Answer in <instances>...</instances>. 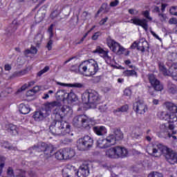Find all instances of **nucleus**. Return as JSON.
Masks as SVG:
<instances>
[{
  "label": "nucleus",
  "instance_id": "obj_1",
  "mask_svg": "<svg viewBox=\"0 0 177 177\" xmlns=\"http://www.w3.org/2000/svg\"><path fill=\"white\" fill-rule=\"evenodd\" d=\"M147 152L153 157H160L162 154L169 164L174 165L177 163V153L171 149L168 148L162 144H151L147 149Z\"/></svg>",
  "mask_w": 177,
  "mask_h": 177
},
{
  "label": "nucleus",
  "instance_id": "obj_2",
  "mask_svg": "<svg viewBox=\"0 0 177 177\" xmlns=\"http://www.w3.org/2000/svg\"><path fill=\"white\" fill-rule=\"evenodd\" d=\"M49 129L54 136H65L71 132V125L66 121L54 120L51 122Z\"/></svg>",
  "mask_w": 177,
  "mask_h": 177
},
{
  "label": "nucleus",
  "instance_id": "obj_3",
  "mask_svg": "<svg viewBox=\"0 0 177 177\" xmlns=\"http://www.w3.org/2000/svg\"><path fill=\"white\" fill-rule=\"evenodd\" d=\"M80 70L85 77H92L99 71V64L93 59L85 60L80 64Z\"/></svg>",
  "mask_w": 177,
  "mask_h": 177
},
{
  "label": "nucleus",
  "instance_id": "obj_4",
  "mask_svg": "<svg viewBox=\"0 0 177 177\" xmlns=\"http://www.w3.org/2000/svg\"><path fill=\"white\" fill-rule=\"evenodd\" d=\"M90 170L88 164H82L78 169L77 171L71 170L70 168L66 167L62 169L63 177H75L77 175L78 177H86L89 176Z\"/></svg>",
  "mask_w": 177,
  "mask_h": 177
},
{
  "label": "nucleus",
  "instance_id": "obj_5",
  "mask_svg": "<svg viewBox=\"0 0 177 177\" xmlns=\"http://www.w3.org/2000/svg\"><path fill=\"white\" fill-rule=\"evenodd\" d=\"M105 154L109 158L117 160L118 158H125V157H128L129 151L128 149L124 147L116 146L106 149Z\"/></svg>",
  "mask_w": 177,
  "mask_h": 177
},
{
  "label": "nucleus",
  "instance_id": "obj_6",
  "mask_svg": "<svg viewBox=\"0 0 177 177\" xmlns=\"http://www.w3.org/2000/svg\"><path fill=\"white\" fill-rule=\"evenodd\" d=\"M28 150H33L34 151H37V153L43 152L44 154L40 155V157L41 158L44 157V160H48V158H50V157H52V154H53V147L45 142L38 143L37 145L29 148Z\"/></svg>",
  "mask_w": 177,
  "mask_h": 177
},
{
  "label": "nucleus",
  "instance_id": "obj_7",
  "mask_svg": "<svg viewBox=\"0 0 177 177\" xmlns=\"http://www.w3.org/2000/svg\"><path fill=\"white\" fill-rule=\"evenodd\" d=\"M82 100L84 104H95L100 102V95L96 91H86L82 95Z\"/></svg>",
  "mask_w": 177,
  "mask_h": 177
},
{
  "label": "nucleus",
  "instance_id": "obj_8",
  "mask_svg": "<svg viewBox=\"0 0 177 177\" xmlns=\"http://www.w3.org/2000/svg\"><path fill=\"white\" fill-rule=\"evenodd\" d=\"M44 109L46 111H71L73 108L68 105H62V102L59 101H53L51 102H46L44 104Z\"/></svg>",
  "mask_w": 177,
  "mask_h": 177
},
{
  "label": "nucleus",
  "instance_id": "obj_9",
  "mask_svg": "<svg viewBox=\"0 0 177 177\" xmlns=\"http://www.w3.org/2000/svg\"><path fill=\"white\" fill-rule=\"evenodd\" d=\"M73 124L75 128H91V119L86 115L75 116Z\"/></svg>",
  "mask_w": 177,
  "mask_h": 177
},
{
  "label": "nucleus",
  "instance_id": "obj_10",
  "mask_svg": "<svg viewBox=\"0 0 177 177\" xmlns=\"http://www.w3.org/2000/svg\"><path fill=\"white\" fill-rule=\"evenodd\" d=\"M93 146V138L89 136H84L79 138L77 141V149L80 151H85Z\"/></svg>",
  "mask_w": 177,
  "mask_h": 177
},
{
  "label": "nucleus",
  "instance_id": "obj_11",
  "mask_svg": "<svg viewBox=\"0 0 177 177\" xmlns=\"http://www.w3.org/2000/svg\"><path fill=\"white\" fill-rule=\"evenodd\" d=\"M57 99L61 102H67L68 104L73 102H77L78 97L75 93L71 92L69 93H65L63 90H59L57 92Z\"/></svg>",
  "mask_w": 177,
  "mask_h": 177
},
{
  "label": "nucleus",
  "instance_id": "obj_12",
  "mask_svg": "<svg viewBox=\"0 0 177 177\" xmlns=\"http://www.w3.org/2000/svg\"><path fill=\"white\" fill-rule=\"evenodd\" d=\"M176 112H169V113L165 111H160L158 112V115L160 120H165V121H167L169 124H174V122H177V116Z\"/></svg>",
  "mask_w": 177,
  "mask_h": 177
},
{
  "label": "nucleus",
  "instance_id": "obj_13",
  "mask_svg": "<svg viewBox=\"0 0 177 177\" xmlns=\"http://www.w3.org/2000/svg\"><path fill=\"white\" fill-rule=\"evenodd\" d=\"M148 80L154 91L157 92H161L164 89V86L162 85L161 82L156 77V75L153 73L148 75Z\"/></svg>",
  "mask_w": 177,
  "mask_h": 177
},
{
  "label": "nucleus",
  "instance_id": "obj_14",
  "mask_svg": "<svg viewBox=\"0 0 177 177\" xmlns=\"http://www.w3.org/2000/svg\"><path fill=\"white\" fill-rule=\"evenodd\" d=\"M114 145V138L107 136L106 138H99L97 140V147L100 149H107Z\"/></svg>",
  "mask_w": 177,
  "mask_h": 177
},
{
  "label": "nucleus",
  "instance_id": "obj_15",
  "mask_svg": "<svg viewBox=\"0 0 177 177\" xmlns=\"http://www.w3.org/2000/svg\"><path fill=\"white\" fill-rule=\"evenodd\" d=\"M131 21H132L133 24L135 26H139L140 27H142L143 29L145 30V31H147L149 28V24H147V19H139L138 17H134L131 19Z\"/></svg>",
  "mask_w": 177,
  "mask_h": 177
},
{
  "label": "nucleus",
  "instance_id": "obj_16",
  "mask_svg": "<svg viewBox=\"0 0 177 177\" xmlns=\"http://www.w3.org/2000/svg\"><path fill=\"white\" fill-rule=\"evenodd\" d=\"M106 44L108 45L109 48L115 53L117 52V48L120 46V44L115 41L114 39H111V36H108L106 38Z\"/></svg>",
  "mask_w": 177,
  "mask_h": 177
},
{
  "label": "nucleus",
  "instance_id": "obj_17",
  "mask_svg": "<svg viewBox=\"0 0 177 177\" xmlns=\"http://www.w3.org/2000/svg\"><path fill=\"white\" fill-rule=\"evenodd\" d=\"M109 137L113 139V145H115L116 140H122L124 139V133H122L120 129H115L113 134L109 135Z\"/></svg>",
  "mask_w": 177,
  "mask_h": 177
},
{
  "label": "nucleus",
  "instance_id": "obj_18",
  "mask_svg": "<svg viewBox=\"0 0 177 177\" xmlns=\"http://www.w3.org/2000/svg\"><path fill=\"white\" fill-rule=\"evenodd\" d=\"M93 53H98L100 56L102 57V59H107L108 60L111 59L110 56H109V50H104L98 46L96 47L95 50L93 51Z\"/></svg>",
  "mask_w": 177,
  "mask_h": 177
},
{
  "label": "nucleus",
  "instance_id": "obj_19",
  "mask_svg": "<svg viewBox=\"0 0 177 177\" xmlns=\"http://www.w3.org/2000/svg\"><path fill=\"white\" fill-rule=\"evenodd\" d=\"M93 131L97 136H103L107 133V129L104 126H95L93 127Z\"/></svg>",
  "mask_w": 177,
  "mask_h": 177
},
{
  "label": "nucleus",
  "instance_id": "obj_20",
  "mask_svg": "<svg viewBox=\"0 0 177 177\" xmlns=\"http://www.w3.org/2000/svg\"><path fill=\"white\" fill-rule=\"evenodd\" d=\"M134 111H147V106L144 103L137 102L133 105Z\"/></svg>",
  "mask_w": 177,
  "mask_h": 177
},
{
  "label": "nucleus",
  "instance_id": "obj_21",
  "mask_svg": "<svg viewBox=\"0 0 177 177\" xmlns=\"http://www.w3.org/2000/svg\"><path fill=\"white\" fill-rule=\"evenodd\" d=\"M7 131L12 136H16V135H19V127L13 124H9L8 125Z\"/></svg>",
  "mask_w": 177,
  "mask_h": 177
},
{
  "label": "nucleus",
  "instance_id": "obj_22",
  "mask_svg": "<svg viewBox=\"0 0 177 177\" xmlns=\"http://www.w3.org/2000/svg\"><path fill=\"white\" fill-rule=\"evenodd\" d=\"M142 44V46H139L137 48V50H140L141 52V53H145V52H150L149 50V49H150V46H149V42H147V41L144 40L142 41H141L140 43Z\"/></svg>",
  "mask_w": 177,
  "mask_h": 177
},
{
  "label": "nucleus",
  "instance_id": "obj_23",
  "mask_svg": "<svg viewBox=\"0 0 177 177\" xmlns=\"http://www.w3.org/2000/svg\"><path fill=\"white\" fill-rule=\"evenodd\" d=\"M45 10L40 8L35 16V20L36 23H41L44 19H45Z\"/></svg>",
  "mask_w": 177,
  "mask_h": 177
},
{
  "label": "nucleus",
  "instance_id": "obj_24",
  "mask_svg": "<svg viewBox=\"0 0 177 177\" xmlns=\"http://www.w3.org/2000/svg\"><path fill=\"white\" fill-rule=\"evenodd\" d=\"M163 107H166L168 111H177V105L175 103L167 101L163 103Z\"/></svg>",
  "mask_w": 177,
  "mask_h": 177
},
{
  "label": "nucleus",
  "instance_id": "obj_25",
  "mask_svg": "<svg viewBox=\"0 0 177 177\" xmlns=\"http://www.w3.org/2000/svg\"><path fill=\"white\" fill-rule=\"evenodd\" d=\"M47 115H49V113L44 115L42 111H35L33 113L32 118H34L35 121H42Z\"/></svg>",
  "mask_w": 177,
  "mask_h": 177
},
{
  "label": "nucleus",
  "instance_id": "obj_26",
  "mask_svg": "<svg viewBox=\"0 0 177 177\" xmlns=\"http://www.w3.org/2000/svg\"><path fill=\"white\" fill-rule=\"evenodd\" d=\"M44 39V35L39 32L35 37L34 42L37 48H39L41 44H42V40Z\"/></svg>",
  "mask_w": 177,
  "mask_h": 177
},
{
  "label": "nucleus",
  "instance_id": "obj_27",
  "mask_svg": "<svg viewBox=\"0 0 177 177\" xmlns=\"http://www.w3.org/2000/svg\"><path fill=\"white\" fill-rule=\"evenodd\" d=\"M123 77H138V72L135 70H126L122 72Z\"/></svg>",
  "mask_w": 177,
  "mask_h": 177
},
{
  "label": "nucleus",
  "instance_id": "obj_28",
  "mask_svg": "<svg viewBox=\"0 0 177 177\" xmlns=\"http://www.w3.org/2000/svg\"><path fill=\"white\" fill-rule=\"evenodd\" d=\"M35 84V82L34 81L29 82L28 84L27 83L24 84L23 86H21L20 88H19L17 91V93H20V92H23V91H26L27 88H31V86H34Z\"/></svg>",
  "mask_w": 177,
  "mask_h": 177
},
{
  "label": "nucleus",
  "instance_id": "obj_29",
  "mask_svg": "<svg viewBox=\"0 0 177 177\" xmlns=\"http://www.w3.org/2000/svg\"><path fill=\"white\" fill-rule=\"evenodd\" d=\"M57 85H60L61 86H70L71 88H82V84L81 83H74V84H65L62 82H57Z\"/></svg>",
  "mask_w": 177,
  "mask_h": 177
},
{
  "label": "nucleus",
  "instance_id": "obj_30",
  "mask_svg": "<svg viewBox=\"0 0 177 177\" xmlns=\"http://www.w3.org/2000/svg\"><path fill=\"white\" fill-rule=\"evenodd\" d=\"M160 133H158L159 138H163L162 136H161V133H165L167 131H168V124L167 123H163L160 125Z\"/></svg>",
  "mask_w": 177,
  "mask_h": 177
},
{
  "label": "nucleus",
  "instance_id": "obj_31",
  "mask_svg": "<svg viewBox=\"0 0 177 177\" xmlns=\"http://www.w3.org/2000/svg\"><path fill=\"white\" fill-rule=\"evenodd\" d=\"M103 10H105V12H109V10H110V8L109 7V4L107 3H104L102 4L101 7L97 12V15H100Z\"/></svg>",
  "mask_w": 177,
  "mask_h": 177
},
{
  "label": "nucleus",
  "instance_id": "obj_32",
  "mask_svg": "<svg viewBox=\"0 0 177 177\" xmlns=\"http://www.w3.org/2000/svg\"><path fill=\"white\" fill-rule=\"evenodd\" d=\"M5 161H6V157L3 156H0V176L2 175V171L5 167Z\"/></svg>",
  "mask_w": 177,
  "mask_h": 177
},
{
  "label": "nucleus",
  "instance_id": "obj_33",
  "mask_svg": "<svg viewBox=\"0 0 177 177\" xmlns=\"http://www.w3.org/2000/svg\"><path fill=\"white\" fill-rule=\"evenodd\" d=\"M55 157L56 160H59V161H62V160H64V157L63 156V150L61 149L57 151L55 153Z\"/></svg>",
  "mask_w": 177,
  "mask_h": 177
},
{
  "label": "nucleus",
  "instance_id": "obj_34",
  "mask_svg": "<svg viewBox=\"0 0 177 177\" xmlns=\"http://www.w3.org/2000/svg\"><path fill=\"white\" fill-rule=\"evenodd\" d=\"M19 111H31V108H30V105L20 104L19 106Z\"/></svg>",
  "mask_w": 177,
  "mask_h": 177
},
{
  "label": "nucleus",
  "instance_id": "obj_35",
  "mask_svg": "<svg viewBox=\"0 0 177 177\" xmlns=\"http://www.w3.org/2000/svg\"><path fill=\"white\" fill-rule=\"evenodd\" d=\"M168 91L169 93H172V95H175L177 92V86L175 84H169L168 85Z\"/></svg>",
  "mask_w": 177,
  "mask_h": 177
},
{
  "label": "nucleus",
  "instance_id": "obj_36",
  "mask_svg": "<svg viewBox=\"0 0 177 177\" xmlns=\"http://www.w3.org/2000/svg\"><path fill=\"white\" fill-rule=\"evenodd\" d=\"M152 13H158L159 17H162L164 19V15L161 12L160 7L155 6L152 10Z\"/></svg>",
  "mask_w": 177,
  "mask_h": 177
},
{
  "label": "nucleus",
  "instance_id": "obj_37",
  "mask_svg": "<svg viewBox=\"0 0 177 177\" xmlns=\"http://www.w3.org/2000/svg\"><path fill=\"white\" fill-rule=\"evenodd\" d=\"M1 147H3V149H8V150H12V145L9 143L8 141H3L1 142Z\"/></svg>",
  "mask_w": 177,
  "mask_h": 177
},
{
  "label": "nucleus",
  "instance_id": "obj_38",
  "mask_svg": "<svg viewBox=\"0 0 177 177\" xmlns=\"http://www.w3.org/2000/svg\"><path fill=\"white\" fill-rule=\"evenodd\" d=\"M50 70V68L48 66H45L43 69H41L40 71H39L37 74V77H41L43 74H45V73H48Z\"/></svg>",
  "mask_w": 177,
  "mask_h": 177
},
{
  "label": "nucleus",
  "instance_id": "obj_39",
  "mask_svg": "<svg viewBox=\"0 0 177 177\" xmlns=\"http://www.w3.org/2000/svg\"><path fill=\"white\" fill-rule=\"evenodd\" d=\"M159 70L161 73H162L163 75H168V70L165 68V66L159 64Z\"/></svg>",
  "mask_w": 177,
  "mask_h": 177
},
{
  "label": "nucleus",
  "instance_id": "obj_40",
  "mask_svg": "<svg viewBox=\"0 0 177 177\" xmlns=\"http://www.w3.org/2000/svg\"><path fill=\"white\" fill-rule=\"evenodd\" d=\"M75 156V151L71 148H68V160L73 158Z\"/></svg>",
  "mask_w": 177,
  "mask_h": 177
},
{
  "label": "nucleus",
  "instance_id": "obj_41",
  "mask_svg": "<svg viewBox=\"0 0 177 177\" xmlns=\"http://www.w3.org/2000/svg\"><path fill=\"white\" fill-rule=\"evenodd\" d=\"M148 177H164V175L160 172L152 171L148 175Z\"/></svg>",
  "mask_w": 177,
  "mask_h": 177
},
{
  "label": "nucleus",
  "instance_id": "obj_42",
  "mask_svg": "<svg viewBox=\"0 0 177 177\" xmlns=\"http://www.w3.org/2000/svg\"><path fill=\"white\" fill-rule=\"evenodd\" d=\"M142 16L147 19L148 20H152L151 17H150V11L149 10H145L142 12Z\"/></svg>",
  "mask_w": 177,
  "mask_h": 177
},
{
  "label": "nucleus",
  "instance_id": "obj_43",
  "mask_svg": "<svg viewBox=\"0 0 177 177\" xmlns=\"http://www.w3.org/2000/svg\"><path fill=\"white\" fill-rule=\"evenodd\" d=\"M71 71L73 73H80L81 74V70H80V65L77 66L76 65H73L71 67Z\"/></svg>",
  "mask_w": 177,
  "mask_h": 177
},
{
  "label": "nucleus",
  "instance_id": "obj_44",
  "mask_svg": "<svg viewBox=\"0 0 177 177\" xmlns=\"http://www.w3.org/2000/svg\"><path fill=\"white\" fill-rule=\"evenodd\" d=\"M53 27H55V24H52L48 29V32L50 35V39L53 37Z\"/></svg>",
  "mask_w": 177,
  "mask_h": 177
},
{
  "label": "nucleus",
  "instance_id": "obj_45",
  "mask_svg": "<svg viewBox=\"0 0 177 177\" xmlns=\"http://www.w3.org/2000/svg\"><path fill=\"white\" fill-rule=\"evenodd\" d=\"M140 43H141L140 41H133V44L130 46V49H135L136 48L138 49V48H139V45H140Z\"/></svg>",
  "mask_w": 177,
  "mask_h": 177
},
{
  "label": "nucleus",
  "instance_id": "obj_46",
  "mask_svg": "<svg viewBox=\"0 0 177 177\" xmlns=\"http://www.w3.org/2000/svg\"><path fill=\"white\" fill-rule=\"evenodd\" d=\"M128 110H129V105L124 104L120 108L118 109L116 111H128Z\"/></svg>",
  "mask_w": 177,
  "mask_h": 177
},
{
  "label": "nucleus",
  "instance_id": "obj_47",
  "mask_svg": "<svg viewBox=\"0 0 177 177\" xmlns=\"http://www.w3.org/2000/svg\"><path fill=\"white\" fill-rule=\"evenodd\" d=\"M118 55H124V52H125V48L119 44L118 50H116Z\"/></svg>",
  "mask_w": 177,
  "mask_h": 177
},
{
  "label": "nucleus",
  "instance_id": "obj_48",
  "mask_svg": "<svg viewBox=\"0 0 177 177\" xmlns=\"http://www.w3.org/2000/svg\"><path fill=\"white\" fill-rule=\"evenodd\" d=\"M62 149L64 156V160H68V148H63Z\"/></svg>",
  "mask_w": 177,
  "mask_h": 177
},
{
  "label": "nucleus",
  "instance_id": "obj_49",
  "mask_svg": "<svg viewBox=\"0 0 177 177\" xmlns=\"http://www.w3.org/2000/svg\"><path fill=\"white\" fill-rule=\"evenodd\" d=\"M100 35H102V32H96L91 37V39H93V41H96V40H97V38H99V37H100Z\"/></svg>",
  "mask_w": 177,
  "mask_h": 177
},
{
  "label": "nucleus",
  "instance_id": "obj_50",
  "mask_svg": "<svg viewBox=\"0 0 177 177\" xmlns=\"http://www.w3.org/2000/svg\"><path fill=\"white\" fill-rule=\"evenodd\" d=\"M177 131H172V133H167V136L168 138H172L174 140H176L177 138H176V135Z\"/></svg>",
  "mask_w": 177,
  "mask_h": 177
},
{
  "label": "nucleus",
  "instance_id": "obj_51",
  "mask_svg": "<svg viewBox=\"0 0 177 177\" xmlns=\"http://www.w3.org/2000/svg\"><path fill=\"white\" fill-rule=\"evenodd\" d=\"M170 14L173 16H177V6L171 7L169 10Z\"/></svg>",
  "mask_w": 177,
  "mask_h": 177
},
{
  "label": "nucleus",
  "instance_id": "obj_52",
  "mask_svg": "<svg viewBox=\"0 0 177 177\" xmlns=\"http://www.w3.org/2000/svg\"><path fill=\"white\" fill-rule=\"evenodd\" d=\"M57 16H59V12H57V10L53 11L50 15V19H52V20H53L54 19H56Z\"/></svg>",
  "mask_w": 177,
  "mask_h": 177
},
{
  "label": "nucleus",
  "instance_id": "obj_53",
  "mask_svg": "<svg viewBox=\"0 0 177 177\" xmlns=\"http://www.w3.org/2000/svg\"><path fill=\"white\" fill-rule=\"evenodd\" d=\"M45 1L46 0H32L33 3H37V2H39V3L36 6L35 9H37V8H39V6H41V5H42V3L45 2Z\"/></svg>",
  "mask_w": 177,
  "mask_h": 177
},
{
  "label": "nucleus",
  "instance_id": "obj_54",
  "mask_svg": "<svg viewBox=\"0 0 177 177\" xmlns=\"http://www.w3.org/2000/svg\"><path fill=\"white\" fill-rule=\"evenodd\" d=\"M131 95H132V90H131L129 88H125L124 91V95L131 96Z\"/></svg>",
  "mask_w": 177,
  "mask_h": 177
},
{
  "label": "nucleus",
  "instance_id": "obj_55",
  "mask_svg": "<svg viewBox=\"0 0 177 177\" xmlns=\"http://www.w3.org/2000/svg\"><path fill=\"white\" fill-rule=\"evenodd\" d=\"M52 45H53V40L50 39L46 46L48 50H52Z\"/></svg>",
  "mask_w": 177,
  "mask_h": 177
},
{
  "label": "nucleus",
  "instance_id": "obj_56",
  "mask_svg": "<svg viewBox=\"0 0 177 177\" xmlns=\"http://www.w3.org/2000/svg\"><path fill=\"white\" fill-rule=\"evenodd\" d=\"M118 5H120V1L115 0L110 3L109 6H111V8H115V6H118Z\"/></svg>",
  "mask_w": 177,
  "mask_h": 177
},
{
  "label": "nucleus",
  "instance_id": "obj_57",
  "mask_svg": "<svg viewBox=\"0 0 177 177\" xmlns=\"http://www.w3.org/2000/svg\"><path fill=\"white\" fill-rule=\"evenodd\" d=\"M7 175H8V176H15V172L12 167H8L7 170Z\"/></svg>",
  "mask_w": 177,
  "mask_h": 177
},
{
  "label": "nucleus",
  "instance_id": "obj_58",
  "mask_svg": "<svg viewBox=\"0 0 177 177\" xmlns=\"http://www.w3.org/2000/svg\"><path fill=\"white\" fill-rule=\"evenodd\" d=\"M109 20V17H106L105 18H103L100 21V26H104L106 24V22Z\"/></svg>",
  "mask_w": 177,
  "mask_h": 177
},
{
  "label": "nucleus",
  "instance_id": "obj_59",
  "mask_svg": "<svg viewBox=\"0 0 177 177\" xmlns=\"http://www.w3.org/2000/svg\"><path fill=\"white\" fill-rule=\"evenodd\" d=\"M30 51L32 52V55H37L38 50L37 49V47H35L34 46H31Z\"/></svg>",
  "mask_w": 177,
  "mask_h": 177
},
{
  "label": "nucleus",
  "instance_id": "obj_60",
  "mask_svg": "<svg viewBox=\"0 0 177 177\" xmlns=\"http://www.w3.org/2000/svg\"><path fill=\"white\" fill-rule=\"evenodd\" d=\"M167 6H168V4L161 3L160 10H161L162 13H164L165 12V9H166Z\"/></svg>",
  "mask_w": 177,
  "mask_h": 177
},
{
  "label": "nucleus",
  "instance_id": "obj_61",
  "mask_svg": "<svg viewBox=\"0 0 177 177\" xmlns=\"http://www.w3.org/2000/svg\"><path fill=\"white\" fill-rule=\"evenodd\" d=\"M99 110L100 111H106V110H107V105L106 104L100 105L99 106Z\"/></svg>",
  "mask_w": 177,
  "mask_h": 177
},
{
  "label": "nucleus",
  "instance_id": "obj_62",
  "mask_svg": "<svg viewBox=\"0 0 177 177\" xmlns=\"http://www.w3.org/2000/svg\"><path fill=\"white\" fill-rule=\"evenodd\" d=\"M4 70L5 71H10V70H12V66L9 64H6L4 66Z\"/></svg>",
  "mask_w": 177,
  "mask_h": 177
},
{
  "label": "nucleus",
  "instance_id": "obj_63",
  "mask_svg": "<svg viewBox=\"0 0 177 177\" xmlns=\"http://www.w3.org/2000/svg\"><path fill=\"white\" fill-rule=\"evenodd\" d=\"M131 60L129 59H127L124 61V64H126V66H129V68H133V65H129L131 64Z\"/></svg>",
  "mask_w": 177,
  "mask_h": 177
},
{
  "label": "nucleus",
  "instance_id": "obj_64",
  "mask_svg": "<svg viewBox=\"0 0 177 177\" xmlns=\"http://www.w3.org/2000/svg\"><path fill=\"white\" fill-rule=\"evenodd\" d=\"M31 92H34V93H37V92H39V86H35L32 90Z\"/></svg>",
  "mask_w": 177,
  "mask_h": 177
}]
</instances>
